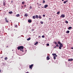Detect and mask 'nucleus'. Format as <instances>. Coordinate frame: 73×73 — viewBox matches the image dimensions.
<instances>
[{
  "label": "nucleus",
  "mask_w": 73,
  "mask_h": 73,
  "mask_svg": "<svg viewBox=\"0 0 73 73\" xmlns=\"http://www.w3.org/2000/svg\"><path fill=\"white\" fill-rule=\"evenodd\" d=\"M18 50H20L21 51H22V52H24V50H23V49H24V46H21L18 47Z\"/></svg>",
  "instance_id": "nucleus-1"
},
{
  "label": "nucleus",
  "mask_w": 73,
  "mask_h": 73,
  "mask_svg": "<svg viewBox=\"0 0 73 73\" xmlns=\"http://www.w3.org/2000/svg\"><path fill=\"white\" fill-rule=\"evenodd\" d=\"M63 46V44L62 43L59 44V49H61V48Z\"/></svg>",
  "instance_id": "nucleus-2"
},
{
  "label": "nucleus",
  "mask_w": 73,
  "mask_h": 73,
  "mask_svg": "<svg viewBox=\"0 0 73 73\" xmlns=\"http://www.w3.org/2000/svg\"><path fill=\"white\" fill-rule=\"evenodd\" d=\"M33 64H32L31 65H29V68H30V69H32V68H33Z\"/></svg>",
  "instance_id": "nucleus-3"
},
{
  "label": "nucleus",
  "mask_w": 73,
  "mask_h": 73,
  "mask_svg": "<svg viewBox=\"0 0 73 73\" xmlns=\"http://www.w3.org/2000/svg\"><path fill=\"white\" fill-rule=\"evenodd\" d=\"M62 17L63 18L65 17V15H64V14H62L60 16V18H61V17Z\"/></svg>",
  "instance_id": "nucleus-4"
},
{
  "label": "nucleus",
  "mask_w": 73,
  "mask_h": 73,
  "mask_svg": "<svg viewBox=\"0 0 73 73\" xmlns=\"http://www.w3.org/2000/svg\"><path fill=\"white\" fill-rule=\"evenodd\" d=\"M73 59L72 58H71V59H68V61H73Z\"/></svg>",
  "instance_id": "nucleus-5"
},
{
  "label": "nucleus",
  "mask_w": 73,
  "mask_h": 73,
  "mask_svg": "<svg viewBox=\"0 0 73 73\" xmlns=\"http://www.w3.org/2000/svg\"><path fill=\"white\" fill-rule=\"evenodd\" d=\"M39 18L40 19H42V17L40 15L39 16Z\"/></svg>",
  "instance_id": "nucleus-6"
},
{
  "label": "nucleus",
  "mask_w": 73,
  "mask_h": 73,
  "mask_svg": "<svg viewBox=\"0 0 73 73\" xmlns=\"http://www.w3.org/2000/svg\"><path fill=\"white\" fill-rule=\"evenodd\" d=\"M5 21H6V23H8V21L7 20V18H5Z\"/></svg>",
  "instance_id": "nucleus-7"
},
{
  "label": "nucleus",
  "mask_w": 73,
  "mask_h": 73,
  "mask_svg": "<svg viewBox=\"0 0 73 73\" xmlns=\"http://www.w3.org/2000/svg\"><path fill=\"white\" fill-rule=\"evenodd\" d=\"M48 7V5H45L44 8H47V7Z\"/></svg>",
  "instance_id": "nucleus-8"
},
{
  "label": "nucleus",
  "mask_w": 73,
  "mask_h": 73,
  "mask_svg": "<svg viewBox=\"0 0 73 73\" xmlns=\"http://www.w3.org/2000/svg\"><path fill=\"white\" fill-rule=\"evenodd\" d=\"M72 29V27H69L68 28V29L69 30Z\"/></svg>",
  "instance_id": "nucleus-9"
},
{
  "label": "nucleus",
  "mask_w": 73,
  "mask_h": 73,
  "mask_svg": "<svg viewBox=\"0 0 73 73\" xmlns=\"http://www.w3.org/2000/svg\"><path fill=\"white\" fill-rule=\"evenodd\" d=\"M47 60H49L50 59V58H49V56H48L47 57Z\"/></svg>",
  "instance_id": "nucleus-10"
},
{
  "label": "nucleus",
  "mask_w": 73,
  "mask_h": 73,
  "mask_svg": "<svg viewBox=\"0 0 73 73\" xmlns=\"http://www.w3.org/2000/svg\"><path fill=\"white\" fill-rule=\"evenodd\" d=\"M69 32H70V31H67L66 32V33H69Z\"/></svg>",
  "instance_id": "nucleus-11"
},
{
  "label": "nucleus",
  "mask_w": 73,
  "mask_h": 73,
  "mask_svg": "<svg viewBox=\"0 0 73 73\" xmlns=\"http://www.w3.org/2000/svg\"><path fill=\"white\" fill-rule=\"evenodd\" d=\"M28 22H29V23H31V22H32V21H31V20H29L28 21Z\"/></svg>",
  "instance_id": "nucleus-12"
},
{
  "label": "nucleus",
  "mask_w": 73,
  "mask_h": 73,
  "mask_svg": "<svg viewBox=\"0 0 73 73\" xmlns=\"http://www.w3.org/2000/svg\"><path fill=\"white\" fill-rule=\"evenodd\" d=\"M68 2V0H66V1L64 2V4H66V3Z\"/></svg>",
  "instance_id": "nucleus-13"
},
{
  "label": "nucleus",
  "mask_w": 73,
  "mask_h": 73,
  "mask_svg": "<svg viewBox=\"0 0 73 73\" xmlns=\"http://www.w3.org/2000/svg\"><path fill=\"white\" fill-rule=\"evenodd\" d=\"M38 42H36V43L34 45H37V44H38Z\"/></svg>",
  "instance_id": "nucleus-14"
},
{
  "label": "nucleus",
  "mask_w": 73,
  "mask_h": 73,
  "mask_svg": "<svg viewBox=\"0 0 73 73\" xmlns=\"http://www.w3.org/2000/svg\"><path fill=\"white\" fill-rule=\"evenodd\" d=\"M31 40V37H30L28 38L27 39V41H29V40Z\"/></svg>",
  "instance_id": "nucleus-15"
},
{
  "label": "nucleus",
  "mask_w": 73,
  "mask_h": 73,
  "mask_svg": "<svg viewBox=\"0 0 73 73\" xmlns=\"http://www.w3.org/2000/svg\"><path fill=\"white\" fill-rule=\"evenodd\" d=\"M52 56H56V53H54H54H53L52 54Z\"/></svg>",
  "instance_id": "nucleus-16"
},
{
  "label": "nucleus",
  "mask_w": 73,
  "mask_h": 73,
  "mask_svg": "<svg viewBox=\"0 0 73 73\" xmlns=\"http://www.w3.org/2000/svg\"><path fill=\"white\" fill-rule=\"evenodd\" d=\"M20 16V15L19 14H17L16 15V16H17V17H19Z\"/></svg>",
  "instance_id": "nucleus-17"
},
{
  "label": "nucleus",
  "mask_w": 73,
  "mask_h": 73,
  "mask_svg": "<svg viewBox=\"0 0 73 73\" xmlns=\"http://www.w3.org/2000/svg\"><path fill=\"white\" fill-rule=\"evenodd\" d=\"M36 17L37 19H38V16L37 15H36Z\"/></svg>",
  "instance_id": "nucleus-18"
},
{
  "label": "nucleus",
  "mask_w": 73,
  "mask_h": 73,
  "mask_svg": "<svg viewBox=\"0 0 73 73\" xmlns=\"http://www.w3.org/2000/svg\"><path fill=\"white\" fill-rule=\"evenodd\" d=\"M33 19H36V17H35V16H33Z\"/></svg>",
  "instance_id": "nucleus-19"
},
{
  "label": "nucleus",
  "mask_w": 73,
  "mask_h": 73,
  "mask_svg": "<svg viewBox=\"0 0 73 73\" xmlns=\"http://www.w3.org/2000/svg\"><path fill=\"white\" fill-rule=\"evenodd\" d=\"M9 14H12V11L9 12Z\"/></svg>",
  "instance_id": "nucleus-20"
},
{
  "label": "nucleus",
  "mask_w": 73,
  "mask_h": 73,
  "mask_svg": "<svg viewBox=\"0 0 73 73\" xmlns=\"http://www.w3.org/2000/svg\"><path fill=\"white\" fill-rule=\"evenodd\" d=\"M58 44H59L60 45V44H61V42H60V41H58Z\"/></svg>",
  "instance_id": "nucleus-21"
},
{
  "label": "nucleus",
  "mask_w": 73,
  "mask_h": 73,
  "mask_svg": "<svg viewBox=\"0 0 73 73\" xmlns=\"http://www.w3.org/2000/svg\"><path fill=\"white\" fill-rule=\"evenodd\" d=\"M60 11H58V12H57V15H59V14H60Z\"/></svg>",
  "instance_id": "nucleus-22"
},
{
  "label": "nucleus",
  "mask_w": 73,
  "mask_h": 73,
  "mask_svg": "<svg viewBox=\"0 0 73 73\" xmlns=\"http://www.w3.org/2000/svg\"><path fill=\"white\" fill-rule=\"evenodd\" d=\"M25 16L26 17H27L28 16V14H25Z\"/></svg>",
  "instance_id": "nucleus-23"
},
{
  "label": "nucleus",
  "mask_w": 73,
  "mask_h": 73,
  "mask_svg": "<svg viewBox=\"0 0 73 73\" xmlns=\"http://www.w3.org/2000/svg\"><path fill=\"white\" fill-rule=\"evenodd\" d=\"M56 56H54V60H56Z\"/></svg>",
  "instance_id": "nucleus-24"
},
{
  "label": "nucleus",
  "mask_w": 73,
  "mask_h": 73,
  "mask_svg": "<svg viewBox=\"0 0 73 73\" xmlns=\"http://www.w3.org/2000/svg\"><path fill=\"white\" fill-rule=\"evenodd\" d=\"M7 59H8V58H7V57H6L5 58V60H7Z\"/></svg>",
  "instance_id": "nucleus-25"
},
{
  "label": "nucleus",
  "mask_w": 73,
  "mask_h": 73,
  "mask_svg": "<svg viewBox=\"0 0 73 73\" xmlns=\"http://www.w3.org/2000/svg\"><path fill=\"white\" fill-rule=\"evenodd\" d=\"M22 3V4H25V2H24V1H23Z\"/></svg>",
  "instance_id": "nucleus-26"
},
{
  "label": "nucleus",
  "mask_w": 73,
  "mask_h": 73,
  "mask_svg": "<svg viewBox=\"0 0 73 73\" xmlns=\"http://www.w3.org/2000/svg\"><path fill=\"white\" fill-rule=\"evenodd\" d=\"M65 23L66 24H68V21H66Z\"/></svg>",
  "instance_id": "nucleus-27"
},
{
  "label": "nucleus",
  "mask_w": 73,
  "mask_h": 73,
  "mask_svg": "<svg viewBox=\"0 0 73 73\" xmlns=\"http://www.w3.org/2000/svg\"><path fill=\"white\" fill-rule=\"evenodd\" d=\"M3 4L4 6H5V2H4L3 3Z\"/></svg>",
  "instance_id": "nucleus-28"
},
{
  "label": "nucleus",
  "mask_w": 73,
  "mask_h": 73,
  "mask_svg": "<svg viewBox=\"0 0 73 73\" xmlns=\"http://www.w3.org/2000/svg\"><path fill=\"white\" fill-rule=\"evenodd\" d=\"M41 38V36H38V38H39V39H40Z\"/></svg>",
  "instance_id": "nucleus-29"
},
{
  "label": "nucleus",
  "mask_w": 73,
  "mask_h": 73,
  "mask_svg": "<svg viewBox=\"0 0 73 73\" xmlns=\"http://www.w3.org/2000/svg\"><path fill=\"white\" fill-rule=\"evenodd\" d=\"M46 45H47V46H49V43L47 44Z\"/></svg>",
  "instance_id": "nucleus-30"
},
{
  "label": "nucleus",
  "mask_w": 73,
  "mask_h": 73,
  "mask_svg": "<svg viewBox=\"0 0 73 73\" xmlns=\"http://www.w3.org/2000/svg\"><path fill=\"white\" fill-rule=\"evenodd\" d=\"M42 38H44V37H45V36H44V35H43L42 36Z\"/></svg>",
  "instance_id": "nucleus-31"
},
{
  "label": "nucleus",
  "mask_w": 73,
  "mask_h": 73,
  "mask_svg": "<svg viewBox=\"0 0 73 73\" xmlns=\"http://www.w3.org/2000/svg\"><path fill=\"white\" fill-rule=\"evenodd\" d=\"M56 46H57V47H58L59 46V45H58L57 44L56 45Z\"/></svg>",
  "instance_id": "nucleus-32"
},
{
  "label": "nucleus",
  "mask_w": 73,
  "mask_h": 73,
  "mask_svg": "<svg viewBox=\"0 0 73 73\" xmlns=\"http://www.w3.org/2000/svg\"><path fill=\"white\" fill-rule=\"evenodd\" d=\"M40 23H41L42 24H43V22L42 21L40 22Z\"/></svg>",
  "instance_id": "nucleus-33"
},
{
  "label": "nucleus",
  "mask_w": 73,
  "mask_h": 73,
  "mask_svg": "<svg viewBox=\"0 0 73 73\" xmlns=\"http://www.w3.org/2000/svg\"><path fill=\"white\" fill-rule=\"evenodd\" d=\"M17 25H15V28H17Z\"/></svg>",
  "instance_id": "nucleus-34"
},
{
  "label": "nucleus",
  "mask_w": 73,
  "mask_h": 73,
  "mask_svg": "<svg viewBox=\"0 0 73 73\" xmlns=\"http://www.w3.org/2000/svg\"><path fill=\"white\" fill-rule=\"evenodd\" d=\"M43 3H45V1H43Z\"/></svg>",
  "instance_id": "nucleus-35"
},
{
  "label": "nucleus",
  "mask_w": 73,
  "mask_h": 73,
  "mask_svg": "<svg viewBox=\"0 0 73 73\" xmlns=\"http://www.w3.org/2000/svg\"><path fill=\"white\" fill-rule=\"evenodd\" d=\"M30 9H32V7L31 6H30Z\"/></svg>",
  "instance_id": "nucleus-36"
},
{
  "label": "nucleus",
  "mask_w": 73,
  "mask_h": 73,
  "mask_svg": "<svg viewBox=\"0 0 73 73\" xmlns=\"http://www.w3.org/2000/svg\"><path fill=\"white\" fill-rule=\"evenodd\" d=\"M54 48H56V46H55Z\"/></svg>",
  "instance_id": "nucleus-37"
},
{
  "label": "nucleus",
  "mask_w": 73,
  "mask_h": 73,
  "mask_svg": "<svg viewBox=\"0 0 73 73\" xmlns=\"http://www.w3.org/2000/svg\"><path fill=\"white\" fill-rule=\"evenodd\" d=\"M43 17H45V15H43Z\"/></svg>",
  "instance_id": "nucleus-38"
},
{
  "label": "nucleus",
  "mask_w": 73,
  "mask_h": 73,
  "mask_svg": "<svg viewBox=\"0 0 73 73\" xmlns=\"http://www.w3.org/2000/svg\"><path fill=\"white\" fill-rule=\"evenodd\" d=\"M55 44H57V42H55Z\"/></svg>",
  "instance_id": "nucleus-39"
},
{
  "label": "nucleus",
  "mask_w": 73,
  "mask_h": 73,
  "mask_svg": "<svg viewBox=\"0 0 73 73\" xmlns=\"http://www.w3.org/2000/svg\"><path fill=\"white\" fill-rule=\"evenodd\" d=\"M55 56V57H57V55H56Z\"/></svg>",
  "instance_id": "nucleus-40"
},
{
  "label": "nucleus",
  "mask_w": 73,
  "mask_h": 73,
  "mask_svg": "<svg viewBox=\"0 0 73 73\" xmlns=\"http://www.w3.org/2000/svg\"><path fill=\"white\" fill-rule=\"evenodd\" d=\"M71 48L72 49H73V47Z\"/></svg>",
  "instance_id": "nucleus-41"
},
{
  "label": "nucleus",
  "mask_w": 73,
  "mask_h": 73,
  "mask_svg": "<svg viewBox=\"0 0 73 73\" xmlns=\"http://www.w3.org/2000/svg\"><path fill=\"white\" fill-rule=\"evenodd\" d=\"M21 7H22V8H23V7H24L23 6H22Z\"/></svg>",
  "instance_id": "nucleus-42"
},
{
  "label": "nucleus",
  "mask_w": 73,
  "mask_h": 73,
  "mask_svg": "<svg viewBox=\"0 0 73 73\" xmlns=\"http://www.w3.org/2000/svg\"><path fill=\"white\" fill-rule=\"evenodd\" d=\"M24 7H26V5H25Z\"/></svg>",
  "instance_id": "nucleus-43"
},
{
  "label": "nucleus",
  "mask_w": 73,
  "mask_h": 73,
  "mask_svg": "<svg viewBox=\"0 0 73 73\" xmlns=\"http://www.w3.org/2000/svg\"><path fill=\"white\" fill-rule=\"evenodd\" d=\"M34 31V29H33L32 30V31Z\"/></svg>",
  "instance_id": "nucleus-44"
},
{
  "label": "nucleus",
  "mask_w": 73,
  "mask_h": 73,
  "mask_svg": "<svg viewBox=\"0 0 73 73\" xmlns=\"http://www.w3.org/2000/svg\"><path fill=\"white\" fill-rule=\"evenodd\" d=\"M1 70H0V73H1Z\"/></svg>",
  "instance_id": "nucleus-45"
},
{
  "label": "nucleus",
  "mask_w": 73,
  "mask_h": 73,
  "mask_svg": "<svg viewBox=\"0 0 73 73\" xmlns=\"http://www.w3.org/2000/svg\"><path fill=\"white\" fill-rule=\"evenodd\" d=\"M29 73V72H26V73Z\"/></svg>",
  "instance_id": "nucleus-46"
},
{
  "label": "nucleus",
  "mask_w": 73,
  "mask_h": 73,
  "mask_svg": "<svg viewBox=\"0 0 73 73\" xmlns=\"http://www.w3.org/2000/svg\"><path fill=\"white\" fill-rule=\"evenodd\" d=\"M42 8H44V7H42Z\"/></svg>",
  "instance_id": "nucleus-47"
},
{
  "label": "nucleus",
  "mask_w": 73,
  "mask_h": 73,
  "mask_svg": "<svg viewBox=\"0 0 73 73\" xmlns=\"http://www.w3.org/2000/svg\"><path fill=\"white\" fill-rule=\"evenodd\" d=\"M49 20H50V19H51V18H49Z\"/></svg>",
  "instance_id": "nucleus-48"
},
{
  "label": "nucleus",
  "mask_w": 73,
  "mask_h": 73,
  "mask_svg": "<svg viewBox=\"0 0 73 73\" xmlns=\"http://www.w3.org/2000/svg\"><path fill=\"white\" fill-rule=\"evenodd\" d=\"M9 47V46H6V48H7V47Z\"/></svg>",
  "instance_id": "nucleus-49"
},
{
  "label": "nucleus",
  "mask_w": 73,
  "mask_h": 73,
  "mask_svg": "<svg viewBox=\"0 0 73 73\" xmlns=\"http://www.w3.org/2000/svg\"><path fill=\"white\" fill-rule=\"evenodd\" d=\"M40 5H41V4H40Z\"/></svg>",
  "instance_id": "nucleus-50"
},
{
  "label": "nucleus",
  "mask_w": 73,
  "mask_h": 73,
  "mask_svg": "<svg viewBox=\"0 0 73 73\" xmlns=\"http://www.w3.org/2000/svg\"><path fill=\"white\" fill-rule=\"evenodd\" d=\"M62 0V1H64V0Z\"/></svg>",
  "instance_id": "nucleus-51"
},
{
  "label": "nucleus",
  "mask_w": 73,
  "mask_h": 73,
  "mask_svg": "<svg viewBox=\"0 0 73 73\" xmlns=\"http://www.w3.org/2000/svg\"><path fill=\"white\" fill-rule=\"evenodd\" d=\"M14 31H16V30H15V29H14Z\"/></svg>",
  "instance_id": "nucleus-52"
},
{
  "label": "nucleus",
  "mask_w": 73,
  "mask_h": 73,
  "mask_svg": "<svg viewBox=\"0 0 73 73\" xmlns=\"http://www.w3.org/2000/svg\"><path fill=\"white\" fill-rule=\"evenodd\" d=\"M37 4H38V3H37Z\"/></svg>",
  "instance_id": "nucleus-53"
},
{
  "label": "nucleus",
  "mask_w": 73,
  "mask_h": 73,
  "mask_svg": "<svg viewBox=\"0 0 73 73\" xmlns=\"http://www.w3.org/2000/svg\"><path fill=\"white\" fill-rule=\"evenodd\" d=\"M25 51H26V52H27V50H26Z\"/></svg>",
  "instance_id": "nucleus-54"
},
{
  "label": "nucleus",
  "mask_w": 73,
  "mask_h": 73,
  "mask_svg": "<svg viewBox=\"0 0 73 73\" xmlns=\"http://www.w3.org/2000/svg\"><path fill=\"white\" fill-rule=\"evenodd\" d=\"M38 8H40V7H39Z\"/></svg>",
  "instance_id": "nucleus-55"
}]
</instances>
